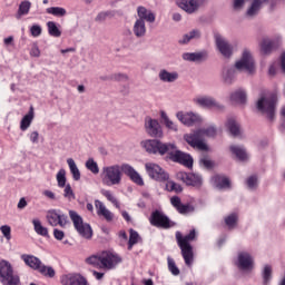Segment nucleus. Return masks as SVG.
<instances>
[{"mask_svg": "<svg viewBox=\"0 0 285 285\" xmlns=\"http://www.w3.org/2000/svg\"><path fill=\"white\" fill-rule=\"evenodd\" d=\"M69 217L80 237L92 239V227L90 224L83 223V218L76 210H69Z\"/></svg>", "mask_w": 285, "mask_h": 285, "instance_id": "obj_8", "label": "nucleus"}, {"mask_svg": "<svg viewBox=\"0 0 285 285\" xmlns=\"http://www.w3.org/2000/svg\"><path fill=\"white\" fill-rule=\"evenodd\" d=\"M63 197H66V199H68L69 202H72V199H75V191L72 190L70 184L65 185Z\"/></svg>", "mask_w": 285, "mask_h": 285, "instance_id": "obj_52", "label": "nucleus"}, {"mask_svg": "<svg viewBox=\"0 0 285 285\" xmlns=\"http://www.w3.org/2000/svg\"><path fill=\"white\" fill-rule=\"evenodd\" d=\"M0 230H1V233H2V235H3V237L8 240V242H10L11 239H12V228H10V226H8V225H2L1 227H0Z\"/></svg>", "mask_w": 285, "mask_h": 285, "instance_id": "obj_53", "label": "nucleus"}, {"mask_svg": "<svg viewBox=\"0 0 285 285\" xmlns=\"http://www.w3.org/2000/svg\"><path fill=\"white\" fill-rule=\"evenodd\" d=\"M167 264H168V271L171 273V275L177 277V275H179L180 272H179V267H177V264L175 263V259L168 257Z\"/></svg>", "mask_w": 285, "mask_h": 285, "instance_id": "obj_49", "label": "nucleus"}, {"mask_svg": "<svg viewBox=\"0 0 285 285\" xmlns=\"http://www.w3.org/2000/svg\"><path fill=\"white\" fill-rule=\"evenodd\" d=\"M132 32L137 39H144L146 37V22L144 20H137L134 22Z\"/></svg>", "mask_w": 285, "mask_h": 285, "instance_id": "obj_31", "label": "nucleus"}, {"mask_svg": "<svg viewBox=\"0 0 285 285\" xmlns=\"http://www.w3.org/2000/svg\"><path fill=\"white\" fill-rule=\"evenodd\" d=\"M158 79L164 83H175L179 79V73L177 71L170 72L166 69H161L158 73Z\"/></svg>", "mask_w": 285, "mask_h": 285, "instance_id": "obj_30", "label": "nucleus"}, {"mask_svg": "<svg viewBox=\"0 0 285 285\" xmlns=\"http://www.w3.org/2000/svg\"><path fill=\"white\" fill-rule=\"evenodd\" d=\"M277 107V95L272 94L268 97H261L256 104L257 110L263 112V115H267V119L269 121L275 120V108Z\"/></svg>", "mask_w": 285, "mask_h": 285, "instance_id": "obj_6", "label": "nucleus"}, {"mask_svg": "<svg viewBox=\"0 0 285 285\" xmlns=\"http://www.w3.org/2000/svg\"><path fill=\"white\" fill-rule=\"evenodd\" d=\"M30 32H31V37H41V32H42L41 26L39 24L31 26Z\"/></svg>", "mask_w": 285, "mask_h": 285, "instance_id": "obj_57", "label": "nucleus"}, {"mask_svg": "<svg viewBox=\"0 0 285 285\" xmlns=\"http://www.w3.org/2000/svg\"><path fill=\"white\" fill-rule=\"evenodd\" d=\"M139 244V233L135 229L129 230L128 250H132V246Z\"/></svg>", "mask_w": 285, "mask_h": 285, "instance_id": "obj_46", "label": "nucleus"}, {"mask_svg": "<svg viewBox=\"0 0 285 285\" xmlns=\"http://www.w3.org/2000/svg\"><path fill=\"white\" fill-rule=\"evenodd\" d=\"M235 266L240 273H253L255 268V258L246 250L238 252Z\"/></svg>", "mask_w": 285, "mask_h": 285, "instance_id": "obj_10", "label": "nucleus"}, {"mask_svg": "<svg viewBox=\"0 0 285 285\" xmlns=\"http://www.w3.org/2000/svg\"><path fill=\"white\" fill-rule=\"evenodd\" d=\"M53 237L55 239H57L58 242H61V239H63V237H66V233H63V230H60L58 228L53 229Z\"/></svg>", "mask_w": 285, "mask_h": 285, "instance_id": "obj_58", "label": "nucleus"}, {"mask_svg": "<svg viewBox=\"0 0 285 285\" xmlns=\"http://www.w3.org/2000/svg\"><path fill=\"white\" fill-rule=\"evenodd\" d=\"M197 39H202V31L199 29H194L185 33L178 42L186 46V43H190V41H194Z\"/></svg>", "mask_w": 285, "mask_h": 285, "instance_id": "obj_33", "label": "nucleus"}, {"mask_svg": "<svg viewBox=\"0 0 285 285\" xmlns=\"http://www.w3.org/2000/svg\"><path fill=\"white\" fill-rule=\"evenodd\" d=\"M47 28H48V33L50 37L59 38L61 37V24L55 22V21H49L47 22Z\"/></svg>", "mask_w": 285, "mask_h": 285, "instance_id": "obj_39", "label": "nucleus"}, {"mask_svg": "<svg viewBox=\"0 0 285 285\" xmlns=\"http://www.w3.org/2000/svg\"><path fill=\"white\" fill-rule=\"evenodd\" d=\"M263 285H271L273 279V266L269 264L264 265L262 271Z\"/></svg>", "mask_w": 285, "mask_h": 285, "instance_id": "obj_38", "label": "nucleus"}, {"mask_svg": "<svg viewBox=\"0 0 285 285\" xmlns=\"http://www.w3.org/2000/svg\"><path fill=\"white\" fill-rule=\"evenodd\" d=\"M203 138L204 137H215L217 135V129L214 126L200 129Z\"/></svg>", "mask_w": 285, "mask_h": 285, "instance_id": "obj_51", "label": "nucleus"}, {"mask_svg": "<svg viewBox=\"0 0 285 285\" xmlns=\"http://www.w3.org/2000/svg\"><path fill=\"white\" fill-rule=\"evenodd\" d=\"M21 259L27 266H29V268H32V271H38L39 274L43 275L45 277H55L56 275L55 268L46 266L41 259L35 255L23 254L21 255Z\"/></svg>", "mask_w": 285, "mask_h": 285, "instance_id": "obj_5", "label": "nucleus"}, {"mask_svg": "<svg viewBox=\"0 0 285 285\" xmlns=\"http://www.w3.org/2000/svg\"><path fill=\"white\" fill-rule=\"evenodd\" d=\"M194 104H196V106H200L202 108H215V110H224L223 105L217 102V100L210 96L196 97L194 98Z\"/></svg>", "mask_w": 285, "mask_h": 285, "instance_id": "obj_19", "label": "nucleus"}, {"mask_svg": "<svg viewBox=\"0 0 285 285\" xmlns=\"http://www.w3.org/2000/svg\"><path fill=\"white\" fill-rule=\"evenodd\" d=\"M137 17L138 21H147V23H155V20L157 19L155 12H153V10H149L144 6L137 7Z\"/></svg>", "mask_w": 285, "mask_h": 285, "instance_id": "obj_26", "label": "nucleus"}, {"mask_svg": "<svg viewBox=\"0 0 285 285\" xmlns=\"http://www.w3.org/2000/svg\"><path fill=\"white\" fill-rule=\"evenodd\" d=\"M146 173L150 177V179H155V181H168L169 175L160 168L159 165L154 164V163H147L145 165Z\"/></svg>", "mask_w": 285, "mask_h": 285, "instance_id": "obj_14", "label": "nucleus"}, {"mask_svg": "<svg viewBox=\"0 0 285 285\" xmlns=\"http://www.w3.org/2000/svg\"><path fill=\"white\" fill-rule=\"evenodd\" d=\"M67 164L69 166V170L72 175L73 180L79 181V179H81V171H79V167H77V163H75V159L68 158Z\"/></svg>", "mask_w": 285, "mask_h": 285, "instance_id": "obj_37", "label": "nucleus"}, {"mask_svg": "<svg viewBox=\"0 0 285 285\" xmlns=\"http://www.w3.org/2000/svg\"><path fill=\"white\" fill-rule=\"evenodd\" d=\"M210 181L216 190H230V179L224 175H215Z\"/></svg>", "mask_w": 285, "mask_h": 285, "instance_id": "obj_22", "label": "nucleus"}, {"mask_svg": "<svg viewBox=\"0 0 285 285\" xmlns=\"http://www.w3.org/2000/svg\"><path fill=\"white\" fill-rule=\"evenodd\" d=\"M32 224L33 230L37 233V235H40V237H50L48 234V227H43V225H41V220L36 218L32 220Z\"/></svg>", "mask_w": 285, "mask_h": 285, "instance_id": "obj_40", "label": "nucleus"}, {"mask_svg": "<svg viewBox=\"0 0 285 285\" xmlns=\"http://www.w3.org/2000/svg\"><path fill=\"white\" fill-rule=\"evenodd\" d=\"M167 188H168V190H170V193H181V190H184V188H181V185H179L175 181H169L167 184Z\"/></svg>", "mask_w": 285, "mask_h": 285, "instance_id": "obj_54", "label": "nucleus"}, {"mask_svg": "<svg viewBox=\"0 0 285 285\" xmlns=\"http://www.w3.org/2000/svg\"><path fill=\"white\" fill-rule=\"evenodd\" d=\"M200 129L195 130L191 134H186L184 136L185 141L191 146V148H197V150H208V146L204 142V136Z\"/></svg>", "mask_w": 285, "mask_h": 285, "instance_id": "obj_12", "label": "nucleus"}, {"mask_svg": "<svg viewBox=\"0 0 285 285\" xmlns=\"http://www.w3.org/2000/svg\"><path fill=\"white\" fill-rule=\"evenodd\" d=\"M176 177L186 186H193L194 188H200L202 184H204V178L199 174L178 171Z\"/></svg>", "mask_w": 285, "mask_h": 285, "instance_id": "obj_16", "label": "nucleus"}, {"mask_svg": "<svg viewBox=\"0 0 285 285\" xmlns=\"http://www.w3.org/2000/svg\"><path fill=\"white\" fill-rule=\"evenodd\" d=\"M111 81H128V75L126 73H112L110 75Z\"/></svg>", "mask_w": 285, "mask_h": 285, "instance_id": "obj_56", "label": "nucleus"}, {"mask_svg": "<svg viewBox=\"0 0 285 285\" xmlns=\"http://www.w3.org/2000/svg\"><path fill=\"white\" fill-rule=\"evenodd\" d=\"M86 168H87V170H90V173H92V175H99V165L97 164V161H95V159L89 158L86 161Z\"/></svg>", "mask_w": 285, "mask_h": 285, "instance_id": "obj_48", "label": "nucleus"}, {"mask_svg": "<svg viewBox=\"0 0 285 285\" xmlns=\"http://www.w3.org/2000/svg\"><path fill=\"white\" fill-rule=\"evenodd\" d=\"M196 236L197 233L195 229H191L189 234L185 236L181 235V232L176 233V240L180 248L186 266H193L195 254L193 253V245H190V242H195Z\"/></svg>", "mask_w": 285, "mask_h": 285, "instance_id": "obj_3", "label": "nucleus"}, {"mask_svg": "<svg viewBox=\"0 0 285 285\" xmlns=\"http://www.w3.org/2000/svg\"><path fill=\"white\" fill-rule=\"evenodd\" d=\"M101 195H104V197H106V199H108V202L114 204V206L116 208H118V209L121 208V205L119 204V200H117L115 195H112V191L104 189V190H101Z\"/></svg>", "mask_w": 285, "mask_h": 285, "instance_id": "obj_47", "label": "nucleus"}, {"mask_svg": "<svg viewBox=\"0 0 285 285\" xmlns=\"http://www.w3.org/2000/svg\"><path fill=\"white\" fill-rule=\"evenodd\" d=\"M62 285H87L88 281L80 274H67L61 277Z\"/></svg>", "mask_w": 285, "mask_h": 285, "instance_id": "obj_24", "label": "nucleus"}, {"mask_svg": "<svg viewBox=\"0 0 285 285\" xmlns=\"http://www.w3.org/2000/svg\"><path fill=\"white\" fill-rule=\"evenodd\" d=\"M42 195H45V197L51 199L52 202H57V195L51 190H45Z\"/></svg>", "mask_w": 285, "mask_h": 285, "instance_id": "obj_61", "label": "nucleus"}, {"mask_svg": "<svg viewBox=\"0 0 285 285\" xmlns=\"http://www.w3.org/2000/svg\"><path fill=\"white\" fill-rule=\"evenodd\" d=\"M199 164L204 168H207V170H210V168H213L215 166V163L206 157L200 158Z\"/></svg>", "mask_w": 285, "mask_h": 285, "instance_id": "obj_55", "label": "nucleus"}, {"mask_svg": "<svg viewBox=\"0 0 285 285\" xmlns=\"http://www.w3.org/2000/svg\"><path fill=\"white\" fill-rule=\"evenodd\" d=\"M237 77V70L234 67L224 68L222 71V79L225 86H233Z\"/></svg>", "mask_w": 285, "mask_h": 285, "instance_id": "obj_28", "label": "nucleus"}, {"mask_svg": "<svg viewBox=\"0 0 285 285\" xmlns=\"http://www.w3.org/2000/svg\"><path fill=\"white\" fill-rule=\"evenodd\" d=\"M142 147L150 155H168V158L175 164H181L186 168H193V156L177 149V144L175 142H164L159 139H149L142 141Z\"/></svg>", "mask_w": 285, "mask_h": 285, "instance_id": "obj_1", "label": "nucleus"}, {"mask_svg": "<svg viewBox=\"0 0 285 285\" xmlns=\"http://www.w3.org/2000/svg\"><path fill=\"white\" fill-rule=\"evenodd\" d=\"M95 208L97 210V215L99 217H104L106 222H112V219H115V214H112V212L106 208V205L104 204V202L96 199Z\"/></svg>", "mask_w": 285, "mask_h": 285, "instance_id": "obj_27", "label": "nucleus"}, {"mask_svg": "<svg viewBox=\"0 0 285 285\" xmlns=\"http://www.w3.org/2000/svg\"><path fill=\"white\" fill-rule=\"evenodd\" d=\"M0 282L2 285H21V277L14 274V269L8 261L0 262Z\"/></svg>", "mask_w": 285, "mask_h": 285, "instance_id": "obj_7", "label": "nucleus"}, {"mask_svg": "<svg viewBox=\"0 0 285 285\" xmlns=\"http://www.w3.org/2000/svg\"><path fill=\"white\" fill-rule=\"evenodd\" d=\"M110 13L108 11H102L97 14L96 21H106V18H108Z\"/></svg>", "mask_w": 285, "mask_h": 285, "instance_id": "obj_62", "label": "nucleus"}, {"mask_svg": "<svg viewBox=\"0 0 285 285\" xmlns=\"http://www.w3.org/2000/svg\"><path fill=\"white\" fill-rule=\"evenodd\" d=\"M279 46V39L264 38L261 42V52L263 55H271V52L277 50Z\"/></svg>", "mask_w": 285, "mask_h": 285, "instance_id": "obj_25", "label": "nucleus"}, {"mask_svg": "<svg viewBox=\"0 0 285 285\" xmlns=\"http://www.w3.org/2000/svg\"><path fill=\"white\" fill-rule=\"evenodd\" d=\"M229 149H230V153L234 154L239 161H246V159H248V154L246 153V148H244L243 146L232 145Z\"/></svg>", "mask_w": 285, "mask_h": 285, "instance_id": "obj_35", "label": "nucleus"}, {"mask_svg": "<svg viewBox=\"0 0 285 285\" xmlns=\"http://www.w3.org/2000/svg\"><path fill=\"white\" fill-rule=\"evenodd\" d=\"M214 39L216 48L218 52H220L222 57H224V59H230V57H233V46L230 42L219 33H216Z\"/></svg>", "mask_w": 285, "mask_h": 285, "instance_id": "obj_17", "label": "nucleus"}, {"mask_svg": "<svg viewBox=\"0 0 285 285\" xmlns=\"http://www.w3.org/2000/svg\"><path fill=\"white\" fill-rule=\"evenodd\" d=\"M170 204L180 215H190V213H195V206L190 204H183L179 196L171 197Z\"/></svg>", "mask_w": 285, "mask_h": 285, "instance_id": "obj_21", "label": "nucleus"}, {"mask_svg": "<svg viewBox=\"0 0 285 285\" xmlns=\"http://www.w3.org/2000/svg\"><path fill=\"white\" fill-rule=\"evenodd\" d=\"M226 128L233 137H239L242 135V129L239 128V122L235 118H228L226 121Z\"/></svg>", "mask_w": 285, "mask_h": 285, "instance_id": "obj_32", "label": "nucleus"}, {"mask_svg": "<svg viewBox=\"0 0 285 285\" xmlns=\"http://www.w3.org/2000/svg\"><path fill=\"white\" fill-rule=\"evenodd\" d=\"M145 130L149 137H154L155 139H161L164 137V129L157 119L146 117Z\"/></svg>", "mask_w": 285, "mask_h": 285, "instance_id": "obj_15", "label": "nucleus"}, {"mask_svg": "<svg viewBox=\"0 0 285 285\" xmlns=\"http://www.w3.org/2000/svg\"><path fill=\"white\" fill-rule=\"evenodd\" d=\"M149 222L151 226H155L156 228H164L165 230L175 226V222L170 220L168 216L157 209L151 213Z\"/></svg>", "mask_w": 285, "mask_h": 285, "instance_id": "obj_11", "label": "nucleus"}, {"mask_svg": "<svg viewBox=\"0 0 285 285\" xmlns=\"http://www.w3.org/2000/svg\"><path fill=\"white\" fill-rule=\"evenodd\" d=\"M47 14H51L52 17H66L68 14V11L63 7H49L46 9Z\"/></svg>", "mask_w": 285, "mask_h": 285, "instance_id": "obj_42", "label": "nucleus"}, {"mask_svg": "<svg viewBox=\"0 0 285 285\" xmlns=\"http://www.w3.org/2000/svg\"><path fill=\"white\" fill-rule=\"evenodd\" d=\"M177 3L187 14H195L206 3V0H178Z\"/></svg>", "mask_w": 285, "mask_h": 285, "instance_id": "obj_18", "label": "nucleus"}, {"mask_svg": "<svg viewBox=\"0 0 285 285\" xmlns=\"http://www.w3.org/2000/svg\"><path fill=\"white\" fill-rule=\"evenodd\" d=\"M230 100L237 104H246V90L238 89L230 95Z\"/></svg>", "mask_w": 285, "mask_h": 285, "instance_id": "obj_43", "label": "nucleus"}, {"mask_svg": "<svg viewBox=\"0 0 285 285\" xmlns=\"http://www.w3.org/2000/svg\"><path fill=\"white\" fill-rule=\"evenodd\" d=\"M245 184L248 190H257V187L259 186V178L257 177V175H252L247 177Z\"/></svg>", "mask_w": 285, "mask_h": 285, "instance_id": "obj_45", "label": "nucleus"}, {"mask_svg": "<svg viewBox=\"0 0 285 285\" xmlns=\"http://www.w3.org/2000/svg\"><path fill=\"white\" fill-rule=\"evenodd\" d=\"M239 220V216L236 213H232L225 216L224 222L225 226H227L228 230H233L237 226V222Z\"/></svg>", "mask_w": 285, "mask_h": 285, "instance_id": "obj_41", "label": "nucleus"}, {"mask_svg": "<svg viewBox=\"0 0 285 285\" xmlns=\"http://www.w3.org/2000/svg\"><path fill=\"white\" fill-rule=\"evenodd\" d=\"M59 188H65L66 186V169H60L56 176Z\"/></svg>", "mask_w": 285, "mask_h": 285, "instance_id": "obj_50", "label": "nucleus"}, {"mask_svg": "<svg viewBox=\"0 0 285 285\" xmlns=\"http://www.w3.org/2000/svg\"><path fill=\"white\" fill-rule=\"evenodd\" d=\"M47 222L50 226L65 228L68 224V215L59 209H50L47 213Z\"/></svg>", "mask_w": 285, "mask_h": 285, "instance_id": "obj_13", "label": "nucleus"}, {"mask_svg": "<svg viewBox=\"0 0 285 285\" xmlns=\"http://www.w3.org/2000/svg\"><path fill=\"white\" fill-rule=\"evenodd\" d=\"M281 115L283 117V121H282L281 128L283 130H285V107L282 108Z\"/></svg>", "mask_w": 285, "mask_h": 285, "instance_id": "obj_64", "label": "nucleus"}, {"mask_svg": "<svg viewBox=\"0 0 285 285\" xmlns=\"http://www.w3.org/2000/svg\"><path fill=\"white\" fill-rule=\"evenodd\" d=\"M244 3H246V0H234V10H242V8H244Z\"/></svg>", "mask_w": 285, "mask_h": 285, "instance_id": "obj_59", "label": "nucleus"}, {"mask_svg": "<svg viewBox=\"0 0 285 285\" xmlns=\"http://www.w3.org/2000/svg\"><path fill=\"white\" fill-rule=\"evenodd\" d=\"M181 59L184 61H190L193 63H197L199 61H208V51L203 50L200 52H185L181 55Z\"/></svg>", "mask_w": 285, "mask_h": 285, "instance_id": "obj_23", "label": "nucleus"}, {"mask_svg": "<svg viewBox=\"0 0 285 285\" xmlns=\"http://www.w3.org/2000/svg\"><path fill=\"white\" fill-rule=\"evenodd\" d=\"M160 118L163 120L164 126L167 128V130H170L171 132H178L179 127L176 125L175 121H173L166 111L161 110L160 111Z\"/></svg>", "mask_w": 285, "mask_h": 285, "instance_id": "obj_34", "label": "nucleus"}, {"mask_svg": "<svg viewBox=\"0 0 285 285\" xmlns=\"http://www.w3.org/2000/svg\"><path fill=\"white\" fill-rule=\"evenodd\" d=\"M33 119H35V111L31 107L30 111L21 119L20 130L26 131L28 128H30V125L32 124Z\"/></svg>", "mask_w": 285, "mask_h": 285, "instance_id": "obj_36", "label": "nucleus"}, {"mask_svg": "<svg viewBox=\"0 0 285 285\" xmlns=\"http://www.w3.org/2000/svg\"><path fill=\"white\" fill-rule=\"evenodd\" d=\"M119 262H121V258L110 252H102L101 254L91 255L86 258V264H89V266H94V268H107L108 271L115 268Z\"/></svg>", "mask_w": 285, "mask_h": 285, "instance_id": "obj_4", "label": "nucleus"}, {"mask_svg": "<svg viewBox=\"0 0 285 285\" xmlns=\"http://www.w3.org/2000/svg\"><path fill=\"white\" fill-rule=\"evenodd\" d=\"M124 175L129 177L134 181V184H137V186H144V178H141V175L137 173L134 166H130L129 164H115L102 167L101 171V179L102 184L105 186H120Z\"/></svg>", "mask_w": 285, "mask_h": 285, "instance_id": "obj_2", "label": "nucleus"}, {"mask_svg": "<svg viewBox=\"0 0 285 285\" xmlns=\"http://www.w3.org/2000/svg\"><path fill=\"white\" fill-rule=\"evenodd\" d=\"M30 1L24 0L20 3L19 9H18V13L16 14L17 19H21V17L28 14V12H30Z\"/></svg>", "mask_w": 285, "mask_h": 285, "instance_id": "obj_44", "label": "nucleus"}, {"mask_svg": "<svg viewBox=\"0 0 285 285\" xmlns=\"http://www.w3.org/2000/svg\"><path fill=\"white\" fill-rule=\"evenodd\" d=\"M269 0H253L249 8L246 11V16L253 19L259 14V10L264 7V3H268Z\"/></svg>", "mask_w": 285, "mask_h": 285, "instance_id": "obj_29", "label": "nucleus"}, {"mask_svg": "<svg viewBox=\"0 0 285 285\" xmlns=\"http://www.w3.org/2000/svg\"><path fill=\"white\" fill-rule=\"evenodd\" d=\"M30 56L31 57H40L41 56V50H39V47L37 45H33L31 50H30Z\"/></svg>", "mask_w": 285, "mask_h": 285, "instance_id": "obj_60", "label": "nucleus"}, {"mask_svg": "<svg viewBox=\"0 0 285 285\" xmlns=\"http://www.w3.org/2000/svg\"><path fill=\"white\" fill-rule=\"evenodd\" d=\"M176 118L180 124H184V126H195V124H199V121H202V117L195 112L178 111L176 114Z\"/></svg>", "mask_w": 285, "mask_h": 285, "instance_id": "obj_20", "label": "nucleus"}, {"mask_svg": "<svg viewBox=\"0 0 285 285\" xmlns=\"http://www.w3.org/2000/svg\"><path fill=\"white\" fill-rule=\"evenodd\" d=\"M30 141L32 144H38L39 142V132L38 131H32L30 134Z\"/></svg>", "mask_w": 285, "mask_h": 285, "instance_id": "obj_63", "label": "nucleus"}, {"mask_svg": "<svg viewBox=\"0 0 285 285\" xmlns=\"http://www.w3.org/2000/svg\"><path fill=\"white\" fill-rule=\"evenodd\" d=\"M234 69L238 70V72H246V75L255 72V59H253L250 50L244 49L240 59L235 62Z\"/></svg>", "mask_w": 285, "mask_h": 285, "instance_id": "obj_9", "label": "nucleus"}]
</instances>
